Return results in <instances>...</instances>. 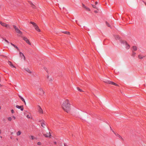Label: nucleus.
I'll use <instances>...</instances> for the list:
<instances>
[{"label":"nucleus","instance_id":"obj_1","mask_svg":"<svg viewBox=\"0 0 146 146\" xmlns=\"http://www.w3.org/2000/svg\"><path fill=\"white\" fill-rule=\"evenodd\" d=\"M62 107L63 110L67 112H68L70 110V104L69 100H66L64 101L62 105Z\"/></svg>","mask_w":146,"mask_h":146},{"label":"nucleus","instance_id":"obj_2","mask_svg":"<svg viewBox=\"0 0 146 146\" xmlns=\"http://www.w3.org/2000/svg\"><path fill=\"white\" fill-rule=\"evenodd\" d=\"M120 43L125 45V48L126 49H128L130 47V45L126 41L122 40H120Z\"/></svg>","mask_w":146,"mask_h":146},{"label":"nucleus","instance_id":"obj_3","mask_svg":"<svg viewBox=\"0 0 146 146\" xmlns=\"http://www.w3.org/2000/svg\"><path fill=\"white\" fill-rule=\"evenodd\" d=\"M30 23L32 24L35 28V29L38 31L40 32V30L37 25L35 23L33 22H31Z\"/></svg>","mask_w":146,"mask_h":146},{"label":"nucleus","instance_id":"obj_4","mask_svg":"<svg viewBox=\"0 0 146 146\" xmlns=\"http://www.w3.org/2000/svg\"><path fill=\"white\" fill-rule=\"evenodd\" d=\"M0 24L3 27H6L8 29L10 28V26L9 25H8L5 23L0 21Z\"/></svg>","mask_w":146,"mask_h":146},{"label":"nucleus","instance_id":"obj_5","mask_svg":"<svg viewBox=\"0 0 146 146\" xmlns=\"http://www.w3.org/2000/svg\"><path fill=\"white\" fill-rule=\"evenodd\" d=\"M104 82L106 83L109 84H111L114 85H115V86H118V85L117 84H116L113 82L110 81H104Z\"/></svg>","mask_w":146,"mask_h":146},{"label":"nucleus","instance_id":"obj_6","mask_svg":"<svg viewBox=\"0 0 146 146\" xmlns=\"http://www.w3.org/2000/svg\"><path fill=\"white\" fill-rule=\"evenodd\" d=\"M19 57L21 59H23L24 60H25V57L24 54L21 52H19Z\"/></svg>","mask_w":146,"mask_h":146},{"label":"nucleus","instance_id":"obj_7","mask_svg":"<svg viewBox=\"0 0 146 146\" xmlns=\"http://www.w3.org/2000/svg\"><path fill=\"white\" fill-rule=\"evenodd\" d=\"M23 39L28 44L30 45H31V43L30 42L29 40L26 37H23Z\"/></svg>","mask_w":146,"mask_h":146},{"label":"nucleus","instance_id":"obj_8","mask_svg":"<svg viewBox=\"0 0 146 146\" xmlns=\"http://www.w3.org/2000/svg\"><path fill=\"white\" fill-rule=\"evenodd\" d=\"M38 92L39 95H42L44 94V92L41 88H39L38 90Z\"/></svg>","mask_w":146,"mask_h":146},{"label":"nucleus","instance_id":"obj_9","mask_svg":"<svg viewBox=\"0 0 146 146\" xmlns=\"http://www.w3.org/2000/svg\"><path fill=\"white\" fill-rule=\"evenodd\" d=\"M43 135L45 136V137H49V138L51 137V135L50 133L49 132L48 133H47L46 134H43Z\"/></svg>","mask_w":146,"mask_h":146},{"label":"nucleus","instance_id":"obj_10","mask_svg":"<svg viewBox=\"0 0 146 146\" xmlns=\"http://www.w3.org/2000/svg\"><path fill=\"white\" fill-rule=\"evenodd\" d=\"M38 110L39 113H40L42 114L43 113V111L42 109L39 106H38Z\"/></svg>","mask_w":146,"mask_h":146},{"label":"nucleus","instance_id":"obj_11","mask_svg":"<svg viewBox=\"0 0 146 146\" xmlns=\"http://www.w3.org/2000/svg\"><path fill=\"white\" fill-rule=\"evenodd\" d=\"M16 107L18 109H21V111H23L24 109L23 106H19L18 105H17L16 106Z\"/></svg>","mask_w":146,"mask_h":146},{"label":"nucleus","instance_id":"obj_12","mask_svg":"<svg viewBox=\"0 0 146 146\" xmlns=\"http://www.w3.org/2000/svg\"><path fill=\"white\" fill-rule=\"evenodd\" d=\"M115 38L117 40H119V41L120 42V40H122L120 39V37L118 35H116L115 36Z\"/></svg>","mask_w":146,"mask_h":146},{"label":"nucleus","instance_id":"obj_13","mask_svg":"<svg viewBox=\"0 0 146 146\" xmlns=\"http://www.w3.org/2000/svg\"><path fill=\"white\" fill-rule=\"evenodd\" d=\"M8 63L11 67L15 68H16L13 65L11 62V61H8Z\"/></svg>","mask_w":146,"mask_h":146},{"label":"nucleus","instance_id":"obj_14","mask_svg":"<svg viewBox=\"0 0 146 146\" xmlns=\"http://www.w3.org/2000/svg\"><path fill=\"white\" fill-rule=\"evenodd\" d=\"M25 69L26 71L30 74H31L32 73L31 70L28 68H25Z\"/></svg>","mask_w":146,"mask_h":146},{"label":"nucleus","instance_id":"obj_15","mask_svg":"<svg viewBox=\"0 0 146 146\" xmlns=\"http://www.w3.org/2000/svg\"><path fill=\"white\" fill-rule=\"evenodd\" d=\"M11 44L15 48H16V49H17L18 50H19V48L16 46L14 44H12V43H11Z\"/></svg>","mask_w":146,"mask_h":146},{"label":"nucleus","instance_id":"obj_16","mask_svg":"<svg viewBox=\"0 0 146 146\" xmlns=\"http://www.w3.org/2000/svg\"><path fill=\"white\" fill-rule=\"evenodd\" d=\"M133 50L136 51L137 49V47H136L135 46H133Z\"/></svg>","mask_w":146,"mask_h":146},{"label":"nucleus","instance_id":"obj_17","mask_svg":"<svg viewBox=\"0 0 146 146\" xmlns=\"http://www.w3.org/2000/svg\"><path fill=\"white\" fill-rule=\"evenodd\" d=\"M16 32L17 33L19 34H21V35L22 34V32H21L19 29L17 31H16Z\"/></svg>","mask_w":146,"mask_h":146},{"label":"nucleus","instance_id":"obj_18","mask_svg":"<svg viewBox=\"0 0 146 146\" xmlns=\"http://www.w3.org/2000/svg\"><path fill=\"white\" fill-rule=\"evenodd\" d=\"M21 133V131H18L16 133L17 136H19L20 135Z\"/></svg>","mask_w":146,"mask_h":146},{"label":"nucleus","instance_id":"obj_19","mask_svg":"<svg viewBox=\"0 0 146 146\" xmlns=\"http://www.w3.org/2000/svg\"><path fill=\"white\" fill-rule=\"evenodd\" d=\"M144 57V56H143L141 55H139L138 56V58L140 59H142Z\"/></svg>","mask_w":146,"mask_h":146},{"label":"nucleus","instance_id":"obj_20","mask_svg":"<svg viewBox=\"0 0 146 146\" xmlns=\"http://www.w3.org/2000/svg\"><path fill=\"white\" fill-rule=\"evenodd\" d=\"M13 27L15 29L16 31H17L19 29L15 25H13Z\"/></svg>","mask_w":146,"mask_h":146},{"label":"nucleus","instance_id":"obj_21","mask_svg":"<svg viewBox=\"0 0 146 146\" xmlns=\"http://www.w3.org/2000/svg\"><path fill=\"white\" fill-rule=\"evenodd\" d=\"M8 120L9 121H11L12 120V118L11 117H8L7 118Z\"/></svg>","mask_w":146,"mask_h":146},{"label":"nucleus","instance_id":"obj_22","mask_svg":"<svg viewBox=\"0 0 146 146\" xmlns=\"http://www.w3.org/2000/svg\"><path fill=\"white\" fill-rule=\"evenodd\" d=\"M30 3L31 4V7L33 8H35V6L31 2H30Z\"/></svg>","mask_w":146,"mask_h":146},{"label":"nucleus","instance_id":"obj_23","mask_svg":"<svg viewBox=\"0 0 146 146\" xmlns=\"http://www.w3.org/2000/svg\"><path fill=\"white\" fill-rule=\"evenodd\" d=\"M84 8L88 11H90V9L89 8L86 6H84Z\"/></svg>","mask_w":146,"mask_h":146},{"label":"nucleus","instance_id":"obj_24","mask_svg":"<svg viewBox=\"0 0 146 146\" xmlns=\"http://www.w3.org/2000/svg\"><path fill=\"white\" fill-rule=\"evenodd\" d=\"M113 132L117 136H118L119 138H121V136H120L119 134H116L114 132H113Z\"/></svg>","mask_w":146,"mask_h":146},{"label":"nucleus","instance_id":"obj_25","mask_svg":"<svg viewBox=\"0 0 146 146\" xmlns=\"http://www.w3.org/2000/svg\"><path fill=\"white\" fill-rule=\"evenodd\" d=\"M63 33H64L65 34H68V35L70 34V32L68 31H64V32H63Z\"/></svg>","mask_w":146,"mask_h":146},{"label":"nucleus","instance_id":"obj_26","mask_svg":"<svg viewBox=\"0 0 146 146\" xmlns=\"http://www.w3.org/2000/svg\"><path fill=\"white\" fill-rule=\"evenodd\" d=\"M26 117L28 118H31V115L30 114L27 115L26 116Z\"/></svg>","mask_w":146,"mask_h":146},{"label":"nucleus","instance_id":"obj_27","mask_svg":"<svg viewBox=\"0 0 146 146\" xmlns=\"http://www.w3.org/2000/svg\"><path fill=\"white\" fill-rule=\"evenodd\" d=\"M19 98H21V100L23 102L25 100L21 96H19Z\"/></svg>","mask_w":146,"mask_h":146},{"label":"nucleus","instance_id":"obj_28","mask_svg":"<svg viewBox=\"0 0 146 146\" xmlns=\"http://www.w3.org/2000/svg\"><path fill=\"white\" fill-rule=\"evenodd\" d=\"M30 138L32 140H33L35 139V137L33 135H31L30 136Z\"/></svg>","mask_w":146,"mask_h":146},{"label":"nucleus","instance_id":"obj_29","mask_svg":"<svg viewBox=\"0 0 146 146\" xmlns=\"http://www.w3.org/2000/svg\"><path fill=\"white\" fill-rule=\"evenodd\" d=\"M136 54V53L134 52H133V51H132V56H134Z\"/></svg>","mask_w":146,"mask_h":146},{"label":"nucleus","instance_id":"obj_30","mask_svg":"<svg viewBox=\"0 0 146 146\" xmlns=\"http://www.w3.org/2000/svg\"><path fill=\"white\" fill-rule=\"evenodd\" d=\"M45 125L44 123H41V126L42 127H44Z\"/></svg>","mask_w":146,"mask_h":146},{"label":"nucleus","instance_id":"obj_31","mask_svg":"<svg viewBox=\"0 0 146 146\" xmlns=\"http://www.w3.org/2000/svg\"><path fill=\"white\" fill-rule=\"evenodd\" d=\"M92 6L94 8H95L97 9H98V8L96 6H95V5H92Z\"/></svg>","mask_w":146,"mask_h":146},{"label":"nucleus","instance_id":"obj_32","mask_svg":"<svg viewBox=\"0 0 146 146\" xmlns=\"http://www.w3.org/2000/svg\"><path fill=\"white\" fill-rule=\"evenodd\" d=\"M77 90L80 92H82V90L80 89L78 87L77 88Z\"/></svg>","mask_w":146,"mask_h":146},{"label":"nucleus","instance_id":"obj_33","mask_svg":"<svg viewBox=\"0 0 146 146\" xmlns=\"http://www.w3.org/2000/svg\"><path fill=\"white\" fill-rule=\"evenodd\" d=\"M106 23L108 27H110V26L109 24H108V23L107 22H106Z\"/></svg>","mask_w":146,"mask_h":146},{"label":"nucleus","instance_id":"obj_34","mask_svg":"<svg viewBox=\"0 0 146 146\" xmlns=\"http://www.w3.org/2000/svg\"><path fill=\"white\" fill-rule=\"evenodd\" d=\"M37 144L38 145H40L41 144V143L40 142H38L37 143Z\"/></svg>","mask_w":146,"mask_h":146},{"label":"nucleus","instance_id":"obj_35","mask_svg":"<svg viewBox=\"0 0 146 146\" xmlns=\"http://www.w3.org/2000/svg\"><path fill=\"white\" fill-rule=\"evenodd\" d=\"M11 112L12 113H14V111L13 110H11Z\"/></svg>","mask_w":146,"mask_h":146},{"label":"nucleus","instance_id":"obj_36","mask_svg":"<svg viewBox=\"0 0 146 146\" xmlns=\"http://www.w3.org/2000/svg\"><path fill=\"white\" fill-rule=\"evenodd\" d=\"M4 40H5V41L6 42H7V43H9V42L8 41H7V40H6V39H4Z\"/></svg>","mask_w":146,"mask_h":146},{"label":"nucleus","instance_id":"obj_37","mask_svg":"<svg viewBox=\"0 0 146 146\" xmlns=\"http://www.w3.org/2000/svg\"><path fill=\"white\" fill-rule=\"evenodd\" d=\"M49 79V80L50 81L53 80V79L51 78H50Z\"/></svg>","mask_w":146,"mask_h":146},{"label":"nucleus","instance_id":"obj_38","mask_svg":"<svg viewBox=\"0 0 146 146\" xmlns=\"http://www.w3.org/2000/svg\"><path fill=\"white\" fill-rule=\"evenodd\" d=\"M12 118L14 119H16V117H15V116H12Z\"/></svg>","mask_w":146,"mask_h":146},{"label":"nucleus","instance_id":"obj_39","mask_svg":"<svg viewBox=\"0 0 146 146\" xmlns=\"http://www.w3.org/2000/svg\"><path fill=\"white\" fill-rule=\"evenodd\" d=\"M98 3V2L97 1H96L95 2V4L96 5H97V4Z\"/></svg>","mask_w":146,"mask_h":146},{"label":"nucleus","instance_id":"obj_40","mask_svg":"<svg viewBox=\"0 0 146 146\" xmlns=\"http://www.w3.org/2000/svg\"><path fill=\"white\" fill-rule=\"evenodd\" d=\"M94 12L95 13H98V11H95Z\"/></svg>","mask_w":146,"mask_h":146},{"label":"nucleus","instance_id":"obj_41","mask_svg":"<svg viewBox=\"0 0 146 146\" xmlns=\"http://www.w3.org/2000/svg\"><path fill=\"white\" fill-rule=\"evenodd\" d=\"M47 78H48V79H49V76L48 75H47Z\"/></svg>","mask_w":146,"mask_h":146},{"label":"nucleus","instance_id":"obj_42","mask_svg":"<svg viewBox=\"0 0 146 146\" xmlns=\"http://www.w3.org/2000/svg\"><path fill=\"white\" fill-rule=\"evenodd\" d=\"M2 132V131L1 129H0V134Z\"/></svg>","mask_w":146,"mask_h":146},{"label":"nucleus","instance_id":"obj_43","mask_svg":"<svg viewBox=\"0 0 146 146\" xmlns=\"http://www.w3.org/2000/svg\"><path fill=\"white\" fill-rule=\"evenodd\" d=\"M23 102L25 104H26V102H25V101L24 100V101Z\"/></svg>","mask_w":146,"mask_h":146},{"label":"nucleus","instance_id":"obj_44","mask_svg":"<svg viewBox=\"0 0 146 146\" xmlns=\"http://www.w3.org/2000/svg\"><path fill=\"white\" fill-rule=\"evenodd\" d=\"M82 5H83V7H84V6H85L84 4H82Z\"/></svg>","mask_w":146,"mask_h":146},{"label":"nucleus","instance_id":"obj_45","mask_svg":"<svg viewBox=\"0 0 146 146\" xmlns=\"http://www.w3.org/2000/svg\"><path fill=\"white\" fill-rule=\"evenodd\" d=\"M54 143L55 144H56V142H54Z\"/></svg>","mask_w":146,"mask_h":146},{"label":"nucleus","instance_id":"obj_46","mask_svg":"<svg viewBox=\"0 0 146 146\" xmlns=\"http://www.w3.org/2000/svg\"><path fill=\"white\" fill-rule=\"evenodd\" d=\"M114 44H115V45H117V44H116V43H115V42H114Z\"/></svg>","mask_w":146,"mask_h":146},{"label":"nucleus","instance_id":"obj_47","mask_svg":"<svg viewBox=\"0 0 146 146\" xmlns=\"http://www.w3.org/2000/svg\"><path fill=\"white\" fill-rule=\"evenodd\" d=\"M2 86V85L0 84V87H1Z\"/></svg>","mask_w":146,"mask_h":146},{"label":"nucleus","instance_id":"obj_48","mask_svg":"<svg viewBox=\"0 0 146 146\" xmlns=\"http://www.w3.org/2000/svg\"><path fill=\"white\" fill-rule=\"evenodd\" d=\"M11 134H13V132H11Z\"/></svg>","mask_w":146,"mask_h":146},{"label":"nucleus","instance_id":"obj_49","mask_svg":"<svg viewBox=\"0 0 146 146\" xmlns=\"http://www.w3.org/2000/svg\"><path fill=\"white\" fill-rule=\"evenodd\" d=\"M46 68H44V69L45 70Z\"/></svg>","mask_w":146,"mask_h":146},{"label":"nucleus","instance_id":"obj_50","mask_svg":"<svg viewBox=\"0 0 146 146\" xmlns=\"http://www.w3.org/2000/svg\"><path fill=\"white\" fill-rule=\"evenodd\" d=\"M1 109V106H0V110Z\"/></svg>","mask_w":146,"mask_h":146},{"label":"nucleus","instance_id":"obj_51","mask_svg":"<svg viewBox=\"0 0 146 146\" xmlns=\"http://www.w3.org/2000/svg\"><path fill=\"white\" fill-rule=\"evenodd\" d=\"M0 137L1 138H2V136H1Z\"/></svg>","mask_w":146,"mask_h":146},{"label":"nucleus","instance_id":"obj_52","mask_svg":"<svg viewBox=\"0 0 146 146\" xmlns=\"http://www.w3.org/2000/svg\"><path fill=\"white\" fill-rule=\"evenodd\" d=\"M11 139H12V137H11Z\"/></svg>","mask_w":146,"mask_h":146},{"label":"nucleus","instance_id":"obj_53","mask_svg":"<svg viewBox=\"0 0 146 146\" xmlns=\"http://www.w3.org/2000/svg\"><path fill=\"white\" fill-rule=\"evenodd\" d=\"M6 146H9L7 145Z\"/></svg>","mask_w":146,"mask_h":146},{"label":"nucleus","instance_id":"obj_54","mask_svg":"<svg viewBox=\"0 0 146 146\" xmlns=\"http://www.w3.org/2000/svg\"><path fill=\"white\" fill-rule=\"evenodd\" d=\"M145 5H146V3H145Z\"/></svg>","mask_w":146,"mask_h":146}]
</instances>
